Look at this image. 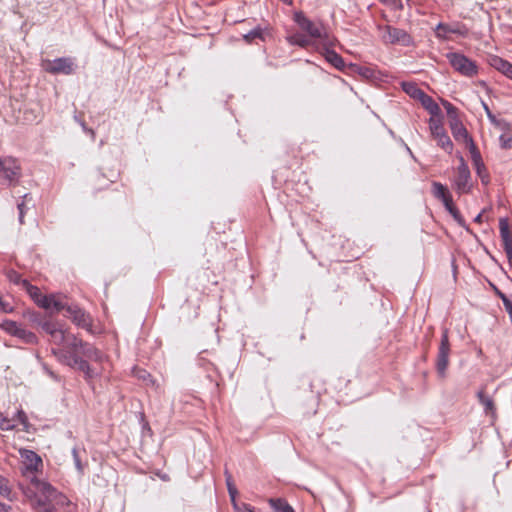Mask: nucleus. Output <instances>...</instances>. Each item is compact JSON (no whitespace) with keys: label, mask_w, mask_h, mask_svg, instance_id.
<instances>
[{"label":"nucleus","mask_w":512,"mask_h":512,"mask_svg":"<svg viewBox=\"0 0 512 512\" xmlns=\"http://www.w3.org/2000/svg\"><path fill=\"white\" fill-rule=\"evenodd\" d=\"M35 512H57L56 507H66L72 511V503L66 495L55 489L50 483L33 477L30 486L23 490Z\"/></svg>","instance_id":"1"},{"label":"nucleus","mask_w":512,"mask_h":512,"mask_svg":"<svg viewBox=\"0 0 512 512\" xmlns=\"http://www.w3.org/2000/svg\"><path fill=\"white\" fill-rule=\"evenodd\" d=\"M70 345V351L75 356L77 364H68V366L82 371L87 378L95 377L98 372L91 368L87 360L94 361L96 363H102L105 360V355L95 348L93 345L83 342L82 340H73Z\"/></svg>","instance_id":"2"},{"label":"nucleus","mask_w":512,"mask_h":512,"mask_svg":"<svg viewBox=\"0 0 512 512\" xmlns=\"http://www.w3.org/2000/svg\"><path fill=\"white\" fill-rule=\"evenodd\" d=\"M51 340L56 345L61 346L58 349H53V353L57 358L64 364H77L75 356L70 351V345L73 340H79L75 335L65 332L63 329L58 327L51 335Z\"/></svg>","instance_id":"3"},{"label":"nucleus","mask_w":512,"mask_h":512,"mask_svg":"<svg viewBox=\"0 0 512 512\" xmlns=\"http://www.w3.org/2000/svg\"><path fill=\"white\" fill-rule=\"evenodd\" d=\"M450 65L460 74L466 77H473L478 74V66L475 61L464 54L451 52L447 54Z\"/></svg>","instance_id":"4"},{"label":"nucleus","mask_w":512,"mask_h":512,"mask_svg":"<svg viewBox=\"0 0 512 512\" xmlns=\"http://www.w3.org/2000/svg\"><path fill=\"white\" fill-rule=\"evenodd\" d=\"M19 454L22 459L21 473L31 481L33 477H36L35 473L42 468V459L37 453L29 449H20Z\"/></svg>","instance_id":"5"},{"label":"nucleus","mask_w":512,"mask_h":512,"mask_svg":"<svg viewBox=\"0 0 512 512\" xmlns=\"http://www.w3.org/2000/svg\"><path fill=\"white\" fill-rule=\"evenodd\" d=\"M381 38L387 44L410 46L413 43L412 37L403 29L390 25L379 26Z\"/></svg>","instance_id":"6"},{"label":"nucleus","mask_w":512,"mask_h":512,"mask_svg":"<svg viewBox=\"0 0 512 512\" xmlns=\"http://www.w3.org/2000/svg\"><path fill=\"white\" fill-rule=\"evenodd\" d=\"M21 176V167L13 157H0V181L12 184Z\"/></svg>","instance_id":"7"},{"label":"nucleus","mask_w":512,"mask_h":512,"mask_svg":"<svg viewBox=\"0 0 512 512\" xmlns=\"http://www.w3.org/2000/svg\"><path fill=\"white\" fill-rule=\"evenodd\" d=\"M450 352L451 348L448 337V329H443L436 359V370L440 378H444L446 376Z\"/></svg>","instance_id":"8"},{"label":"nucleus","mask_w":512,"mask_h":512,"mask_svg":"<svg viewBox=\"0 0 512 512\" xmlns=\"http://www.w3.org/2000/svg\"><path fill=\"white\" fill-rule=\"evenodd\" d=\"M73 61L67 57L57 58L53 61L47 60L43 63V69L51 74H65L70 75L73 73Z\"/></svg>","instance_id":"9"},{"label":"nucleus","mask_w":512,"mask_h":512,"mask_svg":"<svg viewBox=\"0 0 512 512\" xmlns=\"http://www.w3.org/2000/svg\"><path fill=\"white\" fill-rule=\"evenodd\" d=\"M295 21L299 27L308 33L311 38L322 39V42L329 37L326 32L323 31L322 26L315 24L302 13L295 14Z\"/></svg>","instance_id":"10"},{"label":"nucleus","mask_w":512,"mask_h":512,"mask_svg":"<svg viewBox=\"0 0 512 512\" xmlns=\"http://www.w3.org/2000/svg\"><path fill=\"white\" fill-rule=\"evenodd\" d=\"M470 170L465 163L463 157H460V165L457 168V174L454 180L455 187L458 193H468L471 189L470 184Z\"/></svg>","instance_id":"11"},{"label":"nucleus","mask_w":512,"mask_h":512,"mask_svg":"<svg viewBox=\"0 0 512 512\" xmlns=\"http://www.w3.org/2000/svg\"><path fill=\"white\" fill-rule=\"evenodd\" d=\"M430 130L434 139L437 140V144L450 153L452 151L453 144L449 136L445 133L442 125L438 121L431 119Z\"/></svg>","instance_id":"12"},{"label":"nucleus","mask_w":512,"mask_h":512,"mask_svg":"<svg viewBox=\"0 0 512 512\" xmlns=\"http://www.w3.org/2000/svg\"><path fill=\"white\" fill-rule=\"evenodd\" d=\"M323 49H324V56L325 59L333 65L335 68L341 70L344 68L345 63L343 58L336 53L334 50H331L329 47L334 45V39L330 37H326V39L323 41Z\"/></svg>","instance_id":"13"},{"label":"nucleus","mask_w":512,"mask_h":512,"mask_svg":"<svg viewBox=\"0 0 512 512\" xmlns=\"http://www.w3.org/2000/svg\"><path fill=\"white\" fill-rule=\"evenodd\" d=\"M38 306L51 312H60L63 310L66 311V308L69 305L64 302L59 295L50 294L44 295Z\"/></svg>","instance_id":"14"},{"label":"nucleus","mask_w":512,"mask_h":512,"mask_svg":"<svg viewBox=\"0 0 512 512\" xmlns=\"http://www.w3.org/2000/svg\"><path fill=\"white\" fill-rule=\"evenodd\" d=\"M38 306L51 312H60L63 310L66 311V308L69 305L64 302L59 295L50 294L44 295Z\"/></svg>","instance_id":"15"},{"label":"nucleus","mask_w":512,"mask_h":512,"mask_svg":"<svg viewBox=\"0 0 512 512\" xmlns=\"http://www.w3.org/2000/svg\"><path fill=\"white\" fill-rule=\"evenodd\" d=\"M65 316L70 318L77 326L82 328L90 327V317L82 309L75 305L66 308Z\"/></svg>","instance_id":"16"},{"label":"nucleus","mask_w":512,"mask_h":512,"mask_svg":"<svg viewBox=\"0 0 512 512\" xmlns=\"http://www.w3.org/2000/svg\"><path fill=\"white\" fill-rule=\"evenodd\" d=\"M450 128L456 141L463 142L465 144L473 141L472 138L468 135L467 129L463 126L457 116H454L450 120Z\"/></svg>","instance_id":"17"},{"label":"nucleus","mask_w":512,"mask_h":512,"mask_svg":"<svg viewBox=\"0 0 512 512\" xmlns=\"http://www.w3.org/2000/svg\"><path fill=\"white\" fill-rule=\"evenodd\" d=\"M488 62L491 67L512 79V63L497 55L490 56Z\"/></svg>","instance_id":"18"},{"label":"nucleus","mask_w":512,"mask_h":512,"mask_svg":"<svg viewBox=\"0 0 512 512\" xmlns=\"http://www.w3.org/2000/svg\"><path fill=\"white\" fill-rule=\"evenodd\" d=\"M435 33L437 38L447 39L450 33L464 35L465 32L462 31L460 26H450L448 24L439 23L436 26Z\"/></svg>","instance_id":"19"},{"label":"nucleus","mask_w":512,"mask_h":512,"mask_svg":"<svg viewBox=\"0 0 512 512\" xmlns=\"http://www.w3.org/2000/svg\"><path fill=\"white\" fill-rule=\"evenodd\" d=\"M268 503L276 512H295L294 508L282 498H270Z\"/></svg>","instance_id":"20"},{"label":"nucleus","mask_w":512,"mask_h":512,"mask_svg":"<svg viewBox=\"0 0 512 512\" xmlns=\"http://www.w3.org/2000/svg\"><path fill=\"white\" fill-rule=\"evenodd\" d=\"M23 288L26 290V292L29 294V296L32 298V300L39 305L41 302V298H43V294L39 290L38 287L31 285L27 280H23L22 282Z\"/></svg>","instance_id":"21"},{"label":"nucleus","mask_w":512,"mask_h":512,"mask_svg":"<svg viewBox=\"0 0 512 512\" xmlns=\"http://www.w3.org/2000/svg\"><path fill=\"white\" fill-rule=\"evenodd\" d=\"M265 34H266V31L263 28H261L260 26H257L254 29H252L251 31H249L248 33L244 34L243 39L247 43H252L255 39L265 40Z\"/></svg>","instance_id":"22"},{"label":"nucleus","mask_w":512,"mask_h":512,"mask_svg":"<svg viewBox=\"0 0 512 512\" xmlns=\"http://www.w3.org/2000/svg\"><path fill=\"white\" fill-rule=\"evenodd\" d=\"M477 397L487 414L494 412V402L491 397L486 395L482 390L477 393Z\"/></svg>","instance_id":"23"},{"label":"nucleus","mask_w":512,"mask_h":512,"mask_svg":"<svg viewBox=\"0 0 512 512\" xmlns=\"http://www.w3.org/2000/svg\"><path fill=\"white\" fill-rule=\"evenodd\" d=\"M432 187H433V195L436 198L440 199L442 202L445 201V199H448L451 197V195L447 191V188L444 185H442L441 183L433 182Z\"/></svg>","instance_id":"24"},{"label":"nucleus","mask_w":512,"mask_h":512,"mask_svg":"<svg viewBox=\"0 0 512 512\" xmlns=\"http://www.w3.org/2000/svg\"><path fill=\"white\" fill-rule=\"evenodd\" d=\"M0 327L7 333L16 336L18 335L22 326L12 320H3L2 323L0 324Z\"/></svg>","instance_id":"25"},{"label":"nucleus","mask_w":512,"mask_h":512,"mask_svg":"<svg viewBox=\"0 0 512 512\" xmlns=\"http://www.w3.org/2000/svg\"><path fill=\"white\" fill-rule=\"evenodd\" d=\"M423 106L431 113L436 114L439 111L438 105L434 102V100L428 96L425 92L421 95L419 99Z\"/></svg>","instance_id":"26"},{"label":"nucleus","mask_w":512,"mask_h":512,"mask_svg":"<svg viewBox=\"0 0 512 512\" xmlns=\"http://www.w3.org/2000/svg\"><path fill=\"white\" fill-rule=\"evenodd\" d=\"M443 204H444L446 210L452 215V217L459 224H462L463 223L462 217H461L460 212L458 211V209L454 206L452 197H450L448 199H445V201H443Z\"/></svg>","instance_id":"27"},{"label":"nucleus","mask_w":512,"mask_h":512,"mask_svg":"<svg viewBox=\"0 0 512 512\" xmlns=\"http://www.w3.org/2000/svg\"><path fill=\"white\" fill-rule=\"evenodd\" d=\"M402 87H403V90L409 94L410 96H412L413 98L415 99H420L421 95L423 94V90H421L420 88L417 87L416 84L414 83H411V82H404L402 84Z\"/></svg>","instance_id":"28"},{"label":"nucleus","mask_w":512,"mask_h":512,"mask_svg":"<svg viewBox=\"0 0 512 512\" xmlns=\"http://www.w3.org/2000/svg\"><path fill=\"white\" fill-rule=\"evenodd\" d=\"M499 230H500V236L503 241L512 239V235L509 228V223L506 218H501L499 220Z\"/></svg>","instance_id":"29"},{"label":"nucleus","mask_w":512,"mask_h":512,"mask_svg":"<svg viewBox=\"0 0 512 512\" xmlns=\"http://www.w3.org/2000/svg\"><path fill=\"white\" fill-rule=\"evenodd\" d=\"M289 42L293 45H298L300 47H307L310 45V39L302 34H294L288 38Z\"/></svg>","instance_id":"30"},{"label":"nucleus","mask_w":512,"mask_h":512,"mask_svg":"<svg viewBox=\"0 0 512 512\" xmlns=\"http://www.w3.org/2000/svg\"><path fill=\"white\" fill-rule=\"evenodd\" d=\"M11 494L12 490L8 479L0 474V495L7 499H11Z\"/></svg>","instance_id":"31"},{"label":"nucleus","mask_w":512,"mask_h":512,"mask_svg":"<svg viewBox=\"0 0 512 512\" xmlns=\"http://www.w3.org/2000/svg\"><path fill=\"white\" fill-rule=\"evenodd\" d=\"M467 146H468V149L470 151L471 158H472L474 166H479L480 164H482L483 161H482L480 152L476 148L474 142L470 141V143H468Z\"/></svg>","instance_id":"32"},{"label":"nucleus","mask_w":512,"mask_h":512,"mask_svg":"<svg viewBox=\"0 0 512 512\" xmlns=\"http://www.w3.org/2000/svg\"><path fill=\"white\" fill-rule=\"evenodd\" d=\"M16 337L22 339L24 342L28 343V344H34L36 343L37 341V337L34 333L24 329L23 327H21L18 335H16Z\"/></svg>","instance_id":"33"},{"label":"nucleus","mask_w":512,"mask_h":512,"mask_svg":"<svg viewBox=\"0 0 512 512\" xmlns=\"http://www.w3.org/2000/svg\"><path fill=\"white\" fill-rule=\"evenodd\" d=\"M477 175L481 178V181L483 184H488L489 182V175L486 171L484 163L480 164L479 166H474Z\"/></svg>","instance_id":"34"},{"label":"nucleus","mask_w":512,"mask_h":512,"mask_svg":"<svg viewBox=\"0 0 512 512\" xmlns=\"http://www.w3.org/2000/svg\"><path fill=\"white\" fill-rule=\"evenodd\" d=\"M39 326L49 335H51L59 327L56 323L51 321H41L39 322Z\"/></svg>","instance_id":"35"},{"label":"nucleus","mask_w":512,"mask_h":512,"mask_svg":"<svg viewBox=\"0 0 512 512\" xmlns=\"http://www.w3.org/2000/svg\"><path fill=\"white\" fill-rule=\"evenodd\" d=\"M15 419H17L23 425L25 431L28 430V419L23 410H18L16 412V415L12 420L14 421Z\"/></svg>","instance_id":"36"},{"label":"nucleus","mask_w":512,"mask_h":512,"mask_svg":"<svg viewBox=\"0 0 512 512\" xmlns=\"http://www.w3.org/2000/svg\"><path fill=\"white\" fill-rule=\"evenodd\" d=\"M499 141L503 149H510L512 147V136L508 134L500 135Z\"/></svg>","instance_id":"37"},{"label":"nucleus","mask_w":512,"mask_h":512,"mask_svg":"<svg viewBox=\"0 0 512 512\" xmlns=\"http://www.w3.org/2000/svg\"><path fill=\"white\" fill-rule=\"evenodd\" d=\"M15 428V424L13 423V420H10L8 418H1L0 419V429L3 431H10Z\"/></svg>","instance_id":"38"},{"label":"nucleus","mask_w":512,"mask_h":512,"mask_svg":"<svg viewBox=\"0 0 512 512\" xmlns=\"http://www.w3.org/2000/svg\"><path fill=\"white\" fill-rule=\"evenodd\" d=\"M7 277L11 282H13L15 284H20V285H22V282L24 280L21 278V275L14 270L8 271Z\"/></svg>","instance_id":"39"},{"label":"nucleus","mask_w":512,"mask_h":512,"mask_svg":"<svg viewBox=\"0 0 512 512\" xmlns=\"http://www.w3.org/2000/svg\"><path fill=\"white\" fill-rule=\"evenodd\" d=\"M227 486H228V492H229V496L231 498L232 506L234 507V503H237V501H236L237 489L231 484L230 476L227 477Z\"/></svg>","instance_id":"40"},{"label":"nucleus","mask_w":512,"mask_h":512,"mask_svg":"<svg viewBox=\"0 0 512 512\" xmlns=\"http://www.w3.org/2000/svg\"><path fill=\"white\" fill-rule=\"evenodd\" d=\"M72 455L75 463V467L78 470L79 473H83V465L81 463L80 457L78 455V450L76 448L72 449Z\"/></svg>","instance_id":"41"},{"label":"nucleus","mask_w":512,"mask_h":512,"mask_svg":"<svg viewBox=\"0 0 512 512\" xmlns=\"http://www.w3.org/2000/svg\"><path fill=\"white\" fill-rule=\"evenodd\" d=\"M233 509H234V512H255L250 505L245 504V503H242V504L234 503Z\"/></svg>","instance_id":"42"},{"label":"nucleus","mask_w":512,"mask_h":512,"mask_svg":"<svg viewBox=\"0 0 512 512\" xmlns=\"http://www.w3.org/2000/svg\"><path fill=\"white\" fill-rule=\"evenodd\" d=\"M381 2L395 9H402L401 0H381Z\"/></svg>","instance_id":"43"},{"label":"nucleus","mask_w":512,"mask_h":512,"mask_svg":"<svg viewBox=\"0 0 512 512\" xmlns=\"http://www.w3.org/2000/svg\"><path fill=\"white\" fill-rule=\"evenodd\" d=\"M445 108H446V110H447V114H448V116L450 117V120H451L454 116H457V115H456V108H455L452 104H450V103L446 102V103H445Z\"/></svg>","instance_id":"44"},{"label":"nucleus","mask_w":512,"mask_h":512,"mask_svg":"<svg viewBox=\"0 0 512 512\" xmlns=\"http://www.w3.org/2000/svg\"><path fill=\"white\" fill-rule=\"evenodd\" d=\"M18 210H19V222L23 224V218H24V212H25V202L22 201L17 204Z\"/></svg>","instance_id":"45"},{"label":"nucleus","mask_w":512,"mask_h":512,"mask_svg":"<svg viewBox=\"0 0 512 512\" xmlns=\"http://www.w3.org/2000/svg\"><path fill=\"white\" fill-rule=\"evenodd\" d=\"M497 295L502 300L504 307L506 308L508 305L512 304V301L501 291L497 290Z\"/></svg>","instance_id":"46"},{"label":"nucleus","mask_w":512,"mask_h":512,"mask_svg":"<svg viewBox=\"0 0 512 512\" xmlns=\"http://www.w3.org/2000/svg\"><path fill=\"white\" fill-rule=\"evenodd\" d=\"M0 311L4 313H8L12 311V308L10 305L2 300V297L0 296Z\"/></svg>","instance_id":"47"},{"label":"nucleus","mask_w":512,"mask_h":512,"mask_svg":"<svg viewBox=\"0 0 512 512\" xmlns=\"http://www.w3.org/2000/svg\"><path fill=\"white\" fill-rule=\"evenodd\" d=\"M503 248H504L506 255L511 254L512 253V239L503 241Z\"/></svg>","instance_id":"48"},{"label":"nucleus","mask_w":512,"mask_h":512,"mask_svg":"<svg viewBox=\"0 0 512 512\" xmlns=\"http://www.w3.org/2000/svg\"><path fill=\"white\" fill-rule=\"evenodd\" d=\"M136 375L143 380H146L147 377H150V375L145 370H139Z\"/></svg>","instance_id":"49"},{"label":"nucleus","mask_w":512,"mask_h":512,"mask_svg":"<svg viewBox=\"0 0 512 512\" xmlns=\"http://www.w3.org/2000/svg\"><path fill=\"white\" fill-rule=\"evenodd\" d=\"M11 510H12L11 506L0 502V512H11Z\"/></svg>","instance_id":"50"},{"label":"nucleus","mask_w":512,"mask_h":512,"mask_svg":"<svg viewBox=\"0 0 512 512\" xmlns=\"http://www.w3.org/2000/svg\"><path fill=\"white\" fill-rule=\"evenodd\" d=\"M80 124H81L83 130L86 131L87 133H89L92 138L95 137L94 131L92 129L87 128L84 122H80Z\"/></svg>","instance_id":"51"},{"label":"nucleus","mask_w":512,"mask_h":512,"mask_svg":"<svg viewBox=\"0 0 512 512\" xmlns=\"http://www.w3.org/2000/svg\"><path fill=\"white\" fill-rule=\"evenodd\" d=\"M482 104H483L484 110L487 112V115H488L489 117H492V115H491V112H490V110H489L488 105H487L486 103H484V102H482Z\"/></svg>","instance_id":"52"},{"label":"nucleus","mask_w":512,"mask_h":512,"mask_svg":"<svg viewBox=\"0 0 512 512\" xmlns=\"http://www.w3.org/2000/svg\"><path fill=\"white\" fill-rule=\"evenodd\" d=\"M475 222H478L480 223L482 221V214H478L475 219H474Z\"/></svg>","instance_id":"53"},{"label":"nucleus","mask_w":512,"mask_h":512,"mask_svg":"<svg viewBox=\"0 0 512 512\" xmlns=\"http://www.w3.org/2000/svg\"><path fill=\"white\" fill-rule=\"evenodd\" d=\"M507 257H508L509 261L512 262V253L511 254H507Z\"/></svg>","instance_id":"54"},{"label":"nucleus","mask_w":512,"mask_h":512,"mask_svg":"<svg viewBox=\"0 0 512 512\" xmlns=\"http://www.w3.org/2000/svg\"><path fill=\"white\" fill-rule=\"evenodd\" d=\"M480 84H481L482 86H485V82H484V81H481V82H480Z\"/></svg>","instance_id":"55"}]
</instances>
